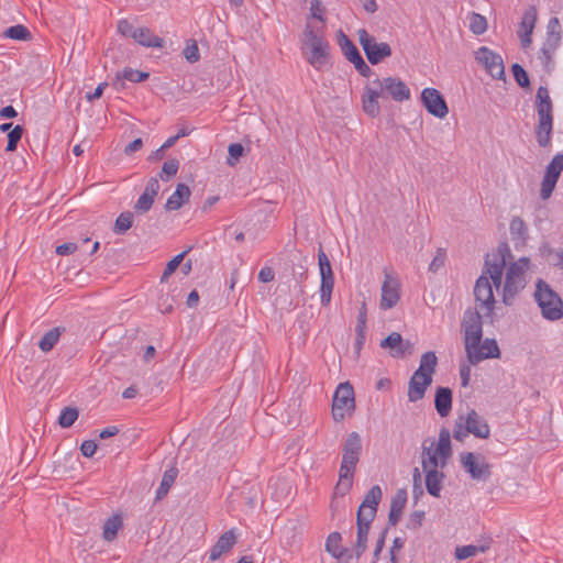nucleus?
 Instances as JSON below:
<instances>
[{
	"label": "nucleus",
	"instance_id": "41",
	"mask_svg": "<svg viewBox=\"0 0 563 563\" xmlns=\"http://www.w3.org/2000/svg\"><path fill=\"white\" fill-rule=\"evenodd\" d=\"M334 287V277L321 278L320 300L322 306H328L331 301V295Z\"/></svg>",
	"mask_w": 563,
	"mask_h": 563
},
{
	"label": "nucleus",
	"instance_id": "61",
	"mask_svg": "<svg viewBox=\"0 0 563 563\" xmlns=\"http://www.w3.org/2000/svg\"><path fill=\"white\" fill-rule=\"evenodd\" d=\"M274 271L271 267H263L258 273V279L262 283H269L274 279Z\"/></svg>",
	"mask_w": 563,
	"mask_h": 563
},
{
	"label": "nucleus",
	"instance_id": "42",
	"mask_svg": "<svg viewBox=\"0 0 563 563\" xmlns=\"http://www.w3.org/2000/svg\"><path fill=\"white\" fill-rule=\"evenodd\" d=\"M189 252V250L184 251L183 253L176 255L173 257L166 265L163 275L161 276V284H164L167 282L169 276L174 274V272L179 267L181 262L184 261V257Z\"/></svg>",
	"mask_w": 563,
	"mask_h": 563
},
{
	"label": "nucleus",
	"instance_id": "6",
	"mask_svg": "<svg viewBox=\"0 0 563 563\" xmlns=\"http://www.w3.org/2000/svg\"><path fill=\"white\" fill-rule=\"evenodd\" d=\"M489 432V426L474 409L468 410L465 416L460 415L453 427V438L461 442L467 438L470 433L477 438L486 439Z\"/></svg>",
	"mask_w": 563,
	"mask_h": 563
},
{
	"label": "nucleus",
	"instance_id": "60",
	"mask_svg": "<svg viewBox=\"0 0 563 563\" xmlns=\"http://www.w3.org/2000/svg\"><path fill=\"white\" fill-rule=\"evenodd\" d=\"M77 250V244L75 243H64V244H60L56 247V253L58 255H69V254H73L74 252H76Z\"/></svg>",
	"mask_w": 563,
	"mask_h": 563
},
{
	"label": "nucleus",
	"instance_id": "8",
	"mask_svg": "<svg viewBox=\"0 0 563 563\" xmlns=\"http://www.w3.org/2000/svg\"><path fill=\"white\" fill-rule=\"evenodd\" d=\"M355 408L354 390L350 383H341L333 395L332 417L341 421L351 416Z\"/></svg>",
	"mask_w": 563,
	"mask_h": 563
},
{
	"label": "nucleus",
	"instance_id": "24",
	"mask_svg": "<svg viewBox=\"0 0 563 563\" xmlns=\"http://www.w3.org/2000/svg\"><path fill=\"white\" fill-rule=\"evenodd\" d=\"M536 22L537 9L534 7H530L525 11L518 30V36L520 37L522 47H528L531 44V34L533 32Z\"/></svg>",
	"mask_w": 563,
	"mask_h": 563
},
{
	"label": "nucleus",
	"instance_id": "9",
	"mask_svg": "<svg viewBox=\"0 0 563 563\" xmlns=\"http://www.w3.org/2000/svg\"><path fill=\"white\" fill-rule=\"evenodd\" d=\"M358 40L368 62L373 65L380 63L384 58L391 55V48L387 43H378L375 37L369 35L364 29L358 31Z\"/></svg>",
	"mask_w": 563,
	"mask_h": 563
},
{
	"label": "nucleus",
	"instance_id": "31",
	"mask_svg": "<svg viewBox=\"0 0 563 563\" xmlns=\"http://www.w3.org/2000/svg\"><path fill=\"white\" fill-rule=\"evenodd\" d=\"M371 522L372 520H365L364 518L357 517V540L355 549L357 558H360L366 549Z\"/></svg>",
	"mask_w": 563,
	"mask_h": 563
},
{
	"label": "nucleus",
	"instance_id": "40",
	"mask_svg": "<svg viewBox=\"0 0 563 563\" xmlns=\"http://www.w3.org/2000/svg\"><path fill=\"white\" fill-rule=\"evenodd\" d=\"M341 536L338 532H332L329 534L325 542V550L334 558H341L343 555V550L340 545Z\"/></svg>",
	"mask_w": 563,
	"mask_h": 563
},
{
	"label": "nucleus",
	"instance_id": "28",
	"mask_svg": "<svg viewBox=\"0 0 563 563\" xmlns=\"http://www.w3.org/2000/svg\"><path fill=\"white\" fill-rule=\"evenodd\" d=\"M407 504V492L406 489H398L390 504V510L388 515V521L390 525L395 526L399 521L402 510Z\"/></svg>",
	"mask_w": 563,
	"mask_h": 563
},
{
	"label": "nucleus",
	"instance_id": "36",
	"mask_svg": "<svg viewBox=\"0 0 563 563\" xmlns=\"http://www.w3.org/2000/svg\"><path fill=\"white\" fill-rule=\"evenodd\" d=\"M338 44L341 47V51L347 60H352L353 58L361 55L357 47L342 31H339Z\"/></svg>",
	"mask_w": 563,
	"mask_h": 563
},
{
	"label": "nucleus",
	"instance_id": "27",
	"mask_svg": "<svg viewBox=\"0 0 563 563\" xmlns=\"http://www.w3.org/2000/svg\"><path fill=\"white\" fill-rule=\"evenodd\" d=\"M434 406L440 417H448L452 409V391L448 387H439L435 393Z\"/></svg>",
	"mask_w": 563,
	"mask_h": 563
},
{
	"label": "nucleus",
	"instance_id": "32",
	"mask_svg": "<svg viewBox=\"0 0 563 563\" xmlns=\"http://www.w3.org/2000/svg\"><path fill=\"white\" fill-rule=\"evenodd\" d=\"M178 476V470L177 467L173 466L165 471L161 485L156 492V499L161 500L163 499L169 492L170 487L175 483L176 478Z\"/></svg>",
	"mask_w": 563,
	"mask_h": 563
},
{
	"label": "nucleus",
	"instance_id": "23",
	"mask_svg": "<svg viewBox=\"0 0 563 563\" xmlns=\"http://www.w3.org/2000/svg\"><path fill=\"white\" fill-rule=\"evenodd\" d=\"M238 541L235 529H230L222 533L216 544L211 548L209 558L211 561L219 560L223 554L230 552Z\"/></svg>",
	"mask_w": 563,
	"mask_h": 563
},
{
	"label": "nucleus",
	"instance_id": "17",
	"mask_svg": "<svg viewBox=\"0 0 563 563\" xmlns=\"http://www.w3.org/2000/svg\"><path fill=\"white\" fill-rule=\"evenodd\" d=\"M445 464V460H422V466L426 474V486L427 490L430 495L434 497L440 496V490L442 488L443 474L440 473L437 468L440 465L443 467Z\"/></svg>",
	"mask_w": 563,
	"mask_h": 563
},
{
	"label": "nucleus",
	"instance_id": "4",
	"mask_svg": "<svg viewBox=\"0 0 563 563\" xmlns=\"http://www.w3.org/2000/svg\"><path fill=\"white\" fill-rule=\"evenodd\" d=\"M438 357L434 352H426L421 355L420 365L409 380L408 398L415 402L423 398L427 388L432 384V375L435 372Z\"/></svg>",
	"mask_w": 563,
	"mask_h": 563
},
{
	"label": "nucleus",
	"instance_id": "25",
	"mask_svg": "<svg viewBox=\"0 0 563 563\" xmlns=\"http://www.w3.org/2000/svg\"><path fill=\"white\" fill-rule=\"evenodd\" d=\"M462 464L474 479L486 481L490 475L489 465L485 460H462Z\"/></svg>",
	"mask_w": 563,
	"mask_h": 563
},
{
	"label": "nucleus",
	"instance_id": "34",
	"mask_svg": "<svg viewBox=\"0 0 563 563\" xmlns=\"http://www.w3.org/2000/svg\"><path fill=\"white\" fill-rule=\"evenodd\" d=\"M64 331V328L56 327L46 332L38 343V347L41 349V351H43L44 353L49 352L56 345Z\"/></svg>",
	"mask_w": 563,
	"mask_h": 563
},
{
	"label": "nucleus",
	"instance_id": "63",
	"mask_svg": "<svg viewBox=\"0 0 563 563\" xmlns=\"http://www.w3.org/2000/svg\"><path fill=\"white\" fill-rule=\"evenodd\" d=\"M510 230H511V232H518L521 234L523 231H526V225H525L523 220H521L518 217L512 218L510 221Z\"/></svg>",
	"mask_w": 563,
	"mask_h": 563
},
{
	"label": "nucleus",
	"instance_id": "18",
	"mask_svg": "<svg viewBox=\"0 0 563 563\" xmlns=\"http://www.w3.org/2000/svg\"><path fill=\"white\" fill-rule=\"evenodd\" d=\"M356 461L357 460H343L339 472V482L334 487V497H343L352 488Z\"/></svg>",
	"mask_w": 563,
	"mask_h": 563
},
{
	"label": "nucleus",
	"instance_id": "52",
	"mask_svg": "<svg viewBox=\"0 0 563 563\" xmlns=\"http://www.w3.org/2000/svg\"><path fill=\"white\" fill-rule=\"evenodd\" d=\"M445 257H446L445 251L442 249H439L435 256L433 257V260L431 261V263L429 265V271L431 273H438L444 266Z\"/></svg>",
	"mask_w": 563,
	"mask_h": 563
},
{
	"label": "nucleus",
	"instance_id": "21",
	"mask_svg": "<svg viewBox=\"0 0 563 563\" xmlns=\"http://www.w3.org/2000/svg\"><path fill=\"white\" fill-rule=\"evenodd\" d=\"M159 191V183L157 178L152 177L146 183L144 192L140 196L137 201L134 205V210L136 213H145L147 212L154 202L155 197Z\"/></svg>",
	"mask_w": 563,
	"mask_h": 563
},
{
	"label": "nucleus",
	"instance_id": "38",
	"mask_svg": "<svg viewBox=\"0 0 563 563\" xmlns=\"http://www.w3.org/2000/svg\"><path fill=\"white\" fill-rule=\"evenodd\" d=\"M150 74L141 70L125 68L121 73L117 74V81L121 79H126L131 82H141L148 78Z\"/></svg>",
	"mask_w": 563,
	"mask_h": 563
},
{
	"label": "nucleus",
	"instance_id": "46",
	"mask_svg": "<svg viewBox=\"0 0 563 563\" xmlns=\"http://www.w3.org/2000/svg\"><path fill=\"white\" fill-rule=\"evenodd\" d=\"M77 418H78V410L75 408L67 407L62 411V413L58 418V423L63 428H69L75 423Z\"/></svg>",
	"mask_w": 563,
	"mask_h": 563
},
{
	"label": "nucleus",
	"instance_id": "49",
	"mask_svg": "<svg viewBox=\"0 0 563 563\" xmlns=\"http://www.w3.org/2000/svg\"><path fill=\"white\" fill-rule=\"evenodd\" d=\"M22 134L23 128L21 125H15L12 130H10L8 134V152H13L16 150L18 143L20 142Z\"/></svg>",
	"mask_w": 563,
	"mask_h": 563
},
{
	"label": "nucleus",
	"instance_id": "26",
	"mask_svg": "<svg viewBox=\"0 0 563 563\" xmlns=\"http://www.w3.org/2000/svg\"><path fill=\"white\" fill-rule=\"evenodd\" d=\"M133 40L144 47L162 48L164 46V40L145 26L137 27L136 33H133Z\"/></svg>",
	"mask_w": 563,
	"mask_h": 563
},
{
	"label": "nucleus",
	"instance_id": "33",
	"mask_svg": "<svg viewBox=\"0 0 563 563\" xmlns=\"http://www.w3.org/2000/svg\"><path fill=\"white\" fill-rule=\"evenodd\" d=\"M362 453V440L357 432L347 435L343 446V457H354Z\"/></svg>",
	"mask_w": 563,
	"mask_h": 563
},
{
	"label": "nucleus",
	"instance_id": "44",
	"mask_svg": "<svg viewBox=\"0 0 563 563\" xmlns=\"http://www.w3.org/2000/svg\"><path fill=\"white\" fill-rule=\"evenodd\" d=\"M4 35L12 40L25 41L31 37L30 31L21 24L10 26L5 30Z\"/></svg>",
	"mask_w": 563,
	"mask_h": 563
},
{
	"label": "nucleus",
	"instance_id": "19",
	"mask_svg": "<svg viewBox=\"0 0 563 563\" xmlns=\"http://www.w3.org/2000/svg\"><path fill=\"white\" fill-rule=\"evenodd\" d=\"M380 347L389 349V353L393 357L400 358L404 357L407 353H411L412 344L409 341H404L400 333L391 332L380 342Z\"/></svg>",
	"mask_w": 563,
	"mask_h": 563
},
{
	"label": "nucleus",
	"instance_id": "50",
	"mask_svg": "<svg viewBox=\"0 0 563 563\" xmlns=\"http://www.w3.org/2000/svg\"><path fill=\"white\" fill-rule=\"evenodd\" d=\"M229 156L227 163L230 166H234L244 153V148L240 143H232L228 148Z\"/></svg>",
	"mask_w": 563,
	"mask_h": 563
},
{
	"label": "nucleus",
	"instance_id": "57",
	"mask_svg": "<svg viewBox=\"0 0 563 563\" xmlns=\"http://www.w3.org/2000/svg\"><path fill=\"white\" fill-rule=\"evenodd\" d=\"M173 302L174 299H169L168 294H161L157 306L163 313H168L173 310Z\"/></svg>",
	"mask_w": 563,
	"mask_h": 563
},
{
	"label": "nucleus",
	"instance_id": "43",
	"mask_svg": "<svg viewBox=\"0 0 563 563\" xmlns=\"http://www.w3.org/2000/svg\"><path fill=\"white\" fill-rule=\"evenodd\" d=\"M559 41H560V35L552 34L551 36H548L547 43L541 48V56H540V58L542 59V62L545 65H548V63L550 62L552 54L559 44Z\"/></svg>",
	"mask_w": 563,
	"mask_h": 563
},
{
	"label": "nucleus",
	"instance_id": "56",
	"mask_svg": "<svg viewBox=\"0 0 563 563\" xmlns=\"http://www.w3.org/2000/svg\"><path fill=\"white\" fill-rule=\"evenodd\" d=\"M354 66L355 68L357 69V71L364 76V77H368L372 73V69L371 67L364 62L363 57L361 55H358L357 57L353 58L352 60H350Z\"/></svg>",
	"mask_w": 563,
	"mask_h": 563
},
{
	"label": "nucleus",
	"instance_id": "58",
	"mask_svg": "<svg viewBox=\"0 0 563 563\" xmlns=\"http://www.w3.org/2000/svg\"><path fill=\"white\" fill-rule=\"evenodd\" d=\"M97 450V443L93 440L84 441L80 451L85 457H91Z\"/></svg>",
	"mask_w": 563,
	"mask_h": 563
},
{
	"label": "nucleus",
	"instance_id": "1",
	"mask_svg": "<svg viewBox=\"0 0 563 563\" xmlns=\"http://www.w3.org/2000/svg\"><path fill=\"white\" fill-rule=\"evenodd\" d=\"M510 256V250L507 245H501L488 253L485 257L482 274L474 286L475 302L483 310L484 317L490 319L492 323L496 305L493 286L497 290L500 289L504 305L511 306L515 298L527 285L530 260L521 257L507 265V260Z\"/></svg>",
	"mask_w": 563,
	"mask_h": 563
},
{
	"label": "nucleus",
	"instance_id": "39",
	"mask_svg": "<svg viewBox=\"0 0 563 563\" xmlns=\"http://www.w3.org/2000/svg\"><path fill=\"white\" fill-rule=\"evenodd\" d=\"M470 30L476 34V35H481L483 33L486 32L487 30V20L484 15L479 14V13H476V12H472L470 14Z\"/></svg>",
	"mask_w": 563,
	"mask_h": 563
},
{
	"label": "nucleus",
	"instance_id": "5",
	"mask_svg": "<svg viewBox=\"0 0 563 563\" xmlns=\"http://www.w3.org/2000/svg\"><path fill=\"white\" fill-rule=\"evenodd\" d=\"M533 298L543 319L553 322L563 318V300L561 296L543 279L536 282Z\"/></svg>",
	"mask_w": 563,
	"mask_h": 563
},
{
	"label": "nucleus",
	"instance_id": "64",
	"mask_svg": "<svg viewBox=\"0 0 563 563\" xmlns=\"http://www.w3.org/2000/svg\"><path fill=\"white\" fill-rule=\"evenodd\" d=\"M424 518L423 511H415L410 516V526L411 528H419L422 525Z\"/></svg>",
	"mask_w": 563,
	"mask_h": 563
},
{
	"label": "nucleus",
	"instance_id": "12",
	"mask_svg": "<svg viewBox=\"0 0 563 563\" xmlns=\"http://www.w3.org/2000/svg\"><path fill=\"white\" fill-rule=\"evenodd\" d=\"M475 59L483 65L486 71L495 79L505 77L504 62L500 55L493 52L486 46L479 47L475 52Z\"/></svg>",
	"mask_w": 563,
	"mask_h": 563
},
{
	"label": "nucleus",
	"instance_id": "54",
	"mask_svg": "<svg viewBox=\"0 0 563 563\" xmlns=\"http://www.w3.org/2000/svg\"><path fill=\"white\" fill-rule=\"evenodd\" d=\"M179 168V162L177 159H168L163 164L162 176L165 175L167 178L173 177L177 174Z\"/></svg>",
	"mask_w": 563,
	"mask_h": 563
},
{
	"label": "nucleus",
	"instance_id": "55",
	"mask_svg": "<svg viewBox=\"0 0 563 563\" xmlns=\"http://www.w3.org/2000/svg\"><path fill=\"white\" fill-rule=\"evenodd\" d=\"M365 325H366V310L363 307L360 310L358 317H357V323L355 327L356 336L361 339H365Z\"/></svg>",
	"mask_w": 563,
	"mask_h": 563
},
{
	"label": "nucleus",
	"instance_id": "35",
	"mask_svg": "<svg viewBox=\"0 0 563 563\" xmlns=\"http://www.w3.org/2000/svg\"><path fill=\"white\" fill-rule=\"evenodd\" d=\"M324 7L320 0H312L310 2V18H308L306 24L320 25L322 24L323 31H325V18L323 16Z\"/></svg>",
	"mask_w": 563,
	"mask_h": 563
},
{
	"label": "nucleus",
	"instance_id": "22",
	"mask_svg": "<svg viewBox=\"0 0 563 563\" xmlns=\"http://www.w3.org/2000/svg\"><path fill=\"white\" fill-rule=\"evenodd\" d=\"M383 98L380 91L377 87H374V80L365 87L363 96H362V106L363 111L372 117L375 118L380 113V107L378 103V99Z\"/></svg>",
	"mask_w": 563,
	"mask_h": 563
},
{
	"label": "nucleus",
	"instance_id": "30",
	"mask_svg": "<svg viewBox=\"0 0 563 563\" xmlns=\"http://www.w3.org/2000/svg\"><path fill=\"white\" fill-rule=\"evenodd\" d=\"M122 528H123V519H122L121 515L114 514L104 521L103 529H102V538L107 542H112L117 538L118 532Z\"/></svg>",
	"mask_w": 563,
	"mask_h": 563
},
{
	"label": "nucleus",
	"instance_id": "37",
	"mask_svg": "<svg viewBox=\"0 0 563 563\" xmlns=\"http://www.w3.org/2000/svg\"><path fill=\"white\" fill-rule=\"evenodd\" d=\"M487 549H488L487 545H473V544L457 547L455 549V558L459 561H463L468 558H473L479 553H484Z\"/></svg>",
	"mask_w": 563,
	"mask_h": 563
},
{
	"label": "nucleus",
	"instance_id": "53",
	"mask_svg": "<svg viewBox=\"0 0 563 563\" xmlns=\"http://www.w3.org/2000/svg\"><path fill=\"white\" fill-rule=\"evenodd\" d=\"M118 33L123 36L133 38V33H136L137 27H135L131 22L125 19L118 21L117 24Z\"/></svg>",
	"mask_w": 563,
	"mask_h": 563
},
{
	"label": "nucleus",
	"instance_id": "48",
	"mask_svg": "<svg viewBox=\"0 0 563 563\" xmlns=\"http://www.w3.org/2000/svg\"><path fill=\"white\" fill-rule=\"evenodd\" d=\"M189 63H196L200 58L199 48L195 40H188L183 52Z\"/></svg>",
	"mask_w": 563,
	"mask_h": 563
},
{
	"label": "nucleus",
	"instance_id": "62",
	"mask_svg": "<svg viewBox=\"0 0 563 563\" xmlns=\"http://www.w3.org/2000/svg\"><path fill=\"white\" fill-rule=\"evenodd\" d=\"M143 146V141L142 139H135L134 141H132L131 143H129L125 148H124V153L126 155H131L137 151H140Z\"/></svg>",
	"mask_w": 563,
	"mask_h": 563
},
{
	"label": "nucleus",
	"instance_id": "10",
	"mask_svg": "<svg viewBox=\"0 0 563 563\" xmlns=\"http://www.w3.org/2000/svg\"><path fill=\"white\" fill-rule=\"evenodd\" d=\"M451 455V434L445 428L440 430L438 440L428 438L422 443V457H449Z\"/></svg>",
	"mask_w": 563,
	"mask_h": 563
},
{
	"label": "nucleus",
	"instance_id": "20",
	"mask_svg": "<svg viewBox=\"0 0 563 563\" xmlns=\"http://www.w3.org/2000/svg\"><path fill=\"white\" fill-rule=\"evenodd\" d=\"M383 496L382 489L379 486H373L369 492L366 494L363 503L361 504L357 517L364 518L365 520H373L377 510V505L380 501Z\"/></svg>",
	"mask_w": 563,
	"mask_h": 563
},
{
	"label": "nucleus",
	"instance_id": "59",
	"mask_svg": "<svg viewBox=\"0 0 563 563\" xmlns=\"http://www.w3.org/2000/svg\"><path fill=\"white\" fill-rule=\"evenodd\" d=\"M298 536L297 526L291 523L290 527L285 528V540L287 545H292Z\"/></svg>",
	"mask_w": 563,
	"mask_h": 563
},
{
	"label": "nucleus",
	"instance_id": "11",
	"mask_svg": "<svg viewBox=\"0 0 563 563\" xmlns=\"http://www.w3.org/2000/svg\"><path fill=\"white\" fill-rule=\"evenodd\" d=\"M374 87L378 88L383 97L387 95L397 102H402L410 99V89L401 79L397 77L375 79Z\"/></svg>",
	"mask_w": 563,
	"mask_h": 563
},
{
	"label": "nucleus",
	"instance_id": "45",
	"mask_svg": "<svg viewBox=\"0 0 563 563\" xmlns=\"http://www.w3.org/2000/svg\"><path fill=\"white\" fill-rule=\"evenodd\" d=\"M132 219L131 212L121 213L115 220L114 232L117 234L125 233L132 227Z\"/></svg>",
	"mask_w": 563,
	"mask_h": 563
},
{
	"label": "nucleus",
	"instance_id": "15",
	"mask_svg": "<svg viewBox=\"0 0 563 563\" xmlns=\"http://www.w3.org/2000/svg\"><path fill=\"white\" fill-rule=\"evenodd\" d=\"M400 299V282L393 274L385 272L382 285L379 307L383 310L394 308Z\"/></svg>",
	"mask_w": 563,
	"mask_h": 563
},
{
	"label": "nucleus",
	"instance_id": "2",
	"mask_svg": "<svg viewBox=\"0 0 563 563\" xmlns=\"http://www.w3.org/2000/svg\"><path fill=\"white\" fill-rule=\"evenodd\" d=\"M301 52L306 62L316 70L324 71L331 68V47L322 24H306L301 36Z\"/></svg>",
	"mask_w": 563,
	"mask_h": 563
},
{
	"label": "nucleus",
	"instance_id": "29",
	"mask_svg": "<svg viewBox=\"0 0 563 563\" xmlns=\"http://www.w3.org/2000/svg\"><path fill=\"white\" fill-rule=\"evenodd\" d=\"M190 194L187 185L178 184L174 194L166 201V210L174 211L180 209L189 200Z\"/></svg>",
	"mask_w": 563,
	"mask_h": 563
},
{
	"label": "nucleus",
	"instance_id": "14",
	"mask_svg": "<svg viewBox=\"0 0 563 563\" xmlns=\"http://www.w3.org/2000/svg\"><path fill=\"white\" fill-rule=\"evenodd\" d=\"M562 170L563 154H556L548 165L541 183L540 196L543 200L551 197Z\"/></svg>",
	"mask_w": 563,
	"mask_h": 563
},
{
	"label": "nucleus",
	"instance_id": "47",
	"mask_svg": "<svg viewBox=\"0 0 563 563\" xmlns=\"http://www.w3.org/2000/svg\"><path fill=\"white\" fill-rule=\"evenodd\" d=\"M318 264H319L321 278L334 277L332 267H331V263H330L327 254L322 251V249H320L318 252Z\"/></svg>",
	"mask_w": 563,
	"mask_h": 563
},
{
	"label": "nucleus",
	"instance_id": "51",
	"mask_svg": "<svg viewBox=\"0 0 563 563\" xmlns=\"http://www.w3.org/2000/svg\"><path fill=\"white\" fill-rule=\"evenodd\" d=\"M512 74L520 87L526 88L530 85L527 71L519 64L512 65Z\"/></svg>",
	"mask_w": 563,
	"mask_h": 563
},
{
	"label": "nucleus",
	"instance_id": "3",
	"mask_svg": "<svg viewBox=\"0 0 563 563\" xmlns=\"http://www.w3.org/2000/svg\"><path fill=\"white\" fill-rule=\"evenodd\" d=\"M536 108L538 124L536 139L540 146L547 147L551 144L553 130V106L547 87H539L536 95Z\"/></svg>",
	"mask_w": 563,
	"mask_h": 563
},
{
	"label": "nucleus",
	"instance_id": "16",
	"mask_svg": "<svg viewBox=\"0 0 563 563\" xmlns=\"http://www.w3.org/2000/svg\"><path fill=\"white\" fill-rule=\"evenodd\" d=\"M421 102L427 111L435 118L443 119L449 113L443 96L435 88H424L421 92Z\"/></svg>",
	"mask_w": 563,
	"mask_h": 563
},
{
	"label": "nucleus",
	"instance_id": "13",
	"mask_svg": "<svg viewBox=\"0 0 563 563\" xmlns=\"http://www.w3.org/2000/svg\"><path fill=\"white\" fill-rule=\"evenodd\" d=\"M465 352L472 365H476L487 358L500 357V350L495 339L481 340V342L473 344V347H468Z\"/></svg>",
	"mask_w": 563,
	"mask_h": 563
},
{
	"label": "nucleus",
	"instance_id": "7",
	"mask_svg": "<svg viewBox=\"0 0 563 563\" xmlns=\"http://www.w3.org/2000/svg\"><path fill=\"white\" fill-rule=\"evenodd\" d=\"M479 310L483 311L476 305V308H467L463 313L461 330L463 333L465 351L468 347H473V344L481 342L482 340L483 323Z\"/></svg>",
	"mask_w": 563,
	"mask_h": 563
}]
</instances>
